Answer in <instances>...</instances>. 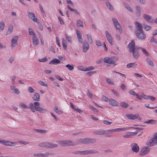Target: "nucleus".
I'll return each instance as SVG.
<instances>
[{"label":"nucleus","instance_id":"15","mask_svg":"<svg viewBox=\"0 0 157 157\" xmlns=\"http://www.w3.org/2000/svg\"><path fill=\"white\" fill-rule=\"evenodd\" d=\"M144 18L148 22L150 23H153L154 22V19L151 17L147 14L144 15Z\"/></svg>","mask_w":157,"mask_h":157},{"label":"nucleus","instance_id":"36","mask_svg":"<svg viewBox=\"0 0 157 157\" xmlns=\"http://www.w3.org/2000/svg\"><path fill=\"white\" fill-rule=\"evenodd\" d=\"M77 68L82 71H87V67H84L83 66H78L77 67Z\"/></svg>","mask_w":157,"mask_h":157},{"label":"nucleus","instance_id":"64","mask_svg":"<svg viewBox=\"0 0 157 157\" xmlns=\"http://www.w3.org/2000/svg\"><path fill=\"white\" fill-rule=\"evenodd\" d=\"M94 68L93 66H90L89 67H87V71H92L94 70Z\"/></svg>","mask_w":157,"mask_h":157},{"label":"nucleus","instance_id":"35","mask_svg":"<svg viewBox=\"0 0 157 157\" xmlns=\"http://www.w3.org/2000/svg\"><path fill=\"white\" fill-rule=\"evenodd\" d=\"M53 109L54 111L58 114H60L63 113L62 111L59 109L57 106H54Z\"/></svg>","mask_w":157,"mask_h":157},{"label":"nucleus","instance_id":"16","mask_svg":"<svg viewBox=\"0 0 157 157\" xmlns=\"http://www.w3.org/2000/svg\"><path fill=\"white\" fill-rule=\"evenodd\" d=\"M131 147L132 150L135 152H137L139 150V147L138 145L136 143L131 144Z\"/></svg>","mask_w":157,"mask_h":157},{"label":"nucleus","instance_id":"59","mask_svg":"<svg viewBox=\"0 0 157 157\" xmlns=\"http://www.w3.org/2000/svg\"><path fill=\"white\" fill-rule=\"evenodd\" d=\"M155 121L152 120H149L146 122L147 123L151 124H154L155 123Z\"/></svg>","mask_w":157,"mask_h":157},{"label":"nucleus","instance_id":"24","mask_svg":"<svg viewBox=\"0 0 157 157\" xmlns=\"http://www.w3.org/2000/svg\"><path fill=\"white\" fill-rule=\"evenodd\" d=\"M109 103L113 106H118V102L113 99H111L109 100Z\"/></svg>","mask_w":157,"mask_h":157},{"label":"nucleus","instance_id":"38","mask_svg":"<svg viewBox=\"0 0 157 157\" xmlns=\"http://www.w3.org/2000/svg\"><path fill=\"white\" fill-rule=\"evenodd\" d=\"M65 39L69 43H71L72 40L71 37L69 35L66 34L65 35Z\"/></svg>","mask_w":157,"mask_h":157},{"label":"nucleus","instance_id":"50","mask_svg":"<svg viewBox=\"0 0 157 157\" xmlns=\"http://www.w3.org/2000/svg\"><path fill=\"white\" fill-rule=\"evenodd\" d=\"M140 49H141L143 53H144L145 55H146L147 56H149L148 53L147 52L146 50L145 49L143 48H140Z\"/></svg>","mask_w":157,"mask_h":157},{"label":"nucleus","instance_id":"49","mask_svg":"<svg viewBox=\"0 0 157 157\" xmlns=\"http://www.w3.org/2000/svg\"><path fill=\"white\" fill-rule=\"evenodd\" d=\"M144 29L147 31H148L150 30L151 28V27L146 24H144L143 25Z\"/></svg>","mask_w":157,"mask_h":157},{"label":"nucleus","instance_id":"63","mask_svg":"<svg viewBox=\"0 0 157 157\" xmlns=\"http://www.w3.org/2000/svg\"><path fill=\"white\" fill-rule=\"evenodd\" d=\"M101 98L103 100L105 101H107L108 100V98L104 95L102 96Z\"/></svg>","mask_w":157,"mask_h":157},{"label":"nucleus","instance_id":"14","mask_svg":"<svg viewBox=\"0 0 157 157\" xmlns=\"http://www.w3.org/2000/svg\"><path fill=\"white\" fill-rule=\"evenodd\" d=\"M75 154H80L82 155L87 154L90 153H94V151L92 150H87L84 151H76L74 152Z\"/></svg>","mask_w":157,"mask_h":157},{"label":"nucleus","instance_id":"25","mask_svg":"<svg viewBox=\"0 0 157 157\" xmlns=\"http://www.w3.org/2000/svg\"><path fill=\"white\" fill-rule=\"evenodd\" d=\"M93 133L94 134L97 135H103L106 134L105 130L96 131Z\"/></svg>","mask_w":157,"mask_h":157},{"label":"nucleus","instance_id":"19","mask_svg":"<svg viewBox=\"0 0 157 157\" xmlns=\"http://www.w3.org/2000/svg\"><path fill=\"white\" fill-rule=\"evenodd\" d=\"M76 33L78 41L81 44H82L83 40L81 33L78 30H76Z\"/></svg>","mask_w":157,"mask_h":157},{"label":"nucleus","instance_id":"26","mask_svg":"<svg viewBox=\"0 0 157 157\" xmlns=\"http://www.w3.org/2000/svg\"><path fill=\"white\" fill-rule=\"evenodd\" d=\"M60 61L58 59L55 58L52 59L49 63L51 64H56L59 63Z\"/></svg>","mask_w":157,"mask_h":157},{"label":"nucleus","instance_id":"41","mask_svg":"<svg viewBox=\"0 0 157 157\" xmlns=\"http://www.w3.org/2000/svg\"><path fill=\"white\" fill-rule=\"evenodd\" d=\"M120 106L122 108H125L128 106V105L124 102H123L120 103Z\"/></svg>","mask_w":157,"mask_h":157},{"label":"nucleus","instance_id":"4","mask_svg":"<svg viewBox=\"0 0 157 157\" xmlns=\"http://www.w3.org/2000/svg\"><path fill=\"white\" fill-rule=\"evenodd\" d=\"M157 144V135L155 134L153 137L148 141V145L152 146Z\"/></svg>","mask_w":157,"mask_h":157},{"label":"nucleus","instance_id":"44","mask_svg":"<svg viewBox=\"0 0 157 157\" xmlns=\"http://www.w3.org/2000/svg\"><path fill=\"white\" fill-rule=\"evenodd\" d=\"M5 27V23L3 21H0V31L3 30Z\"/></svg>","mask_w":157,"mask_h":157},{"label":"nucleus","instance_id":"52","mask_svg":"<svg viewBox=\"0 0 157 157\" xmlns=\"http://www.w3.org/2000/svg\"><path fill=\"white\" fill-rule=\"evenodd\" d=\"M106 81L109 84L113 85L114 84L113 82L109 78H107L106 79Z\"/></svg>","mask_w":157,"mask_h":157},{"label":"nucleus","instance_id":"54","mask_svg":"<svg viewBox=\"0 0 157 157\" xmlns=\"http://www.w3.org/2000/svg\"><path fill=\"white\" fill-rule=\"evenodd\" d=\"M86 94L87 96L89 97L90 98H92L93 94L90 92L89 90H88Z\"/></svg>","mask_w":157,"mask_h":157},{"label":"nucleus","instance_id":"29","mask_svg":"<svg viewBox=\"0 0 157 157\" xmlns=\"http://www.w3.org/2000/svg\"><path fill=\"white\" fill-rule=\"evenodd\" d=\"M133 128L135 129H137L138 128L133 127H125L122 128H117V132L125 131L129 129L130 128Z\"/></svg>","mask_w":157,"mask_h":157},{"label":"nucleus","instance_id":"53","mask_svg":"<svg viewBox=\"0 0 157 157\" xmlns=\"http://www.w3.org/2000/svg\"><path fill=\"white\" fill-rule=\"evenodd\" d=\"M38 82L42 86H47V84L46 83L42 81H39Z\"/></svg>","mask_w":157,"mask_h":157},{"label":"nucleus","instance_id":"48","mask_svg":"<svg viewBox=\"0 0 157 157\" xmlns=\"http://www.w3.org/2000/svg\"><path fill=\"white\" fill-rule=\"evenodd\" d=\"M38 60L40 62H45L47 61L48 59L46 57H45L41 59H39Z\"/></svg>","mask_w":157,"mask_h":157},{"label":"nucleus","instance_id":"33","mask_svg":"<svg viewBox=\"0 0 157 157\" xmlns=\"http://www.w3.org/2000/svg\"><path fill=\"white\" fill-rule=\"evenodd\" d=\"M133 133L135 135L136 134L137 132H128L127 133H126L125 135H124L123 136V137L124 138H129L130 136L132 135V133Z\"/></svg>","mask_w":157,"mask_h":157},{"label":"nucleus","instance_id":"12","mask_svg":"<svg viewBox=\"0 0 157 157\" xmlns=\"http://www.w3.org/2000/svg\"><path fill=\"white\" fill-rule=\"evenodd\" d=\"M136 28L135 33L143 31L142 29V25L138 22H135L134 23Z\"/></svg>","mask_w":157,"mask_h":157},{"label":"nucleus","instance_id":"55","mask_svg":"<svg viewBox=\"0 0 157 157\" xmlns=\"http://www.w3.org/2000/svg\"><path fill=\"white\" fill-rule=\"evenodd\" d=\"M16 76H12L10 77V78L11 79L12 84L14 85L15 83Z\"/></svg>","mask_w":157,"mask_h":157},{"label":"nucleus","instance_id":"43","mask_svg":"<svg viewBox=\"0 0 157 157\" xmlns=\"http://www.w3.org/2000/svg\"><path fill=\"white\" fill-rule=\"evenodd\" d=\"M62 45L64 49H66L67 48V43L66 41L64 38L62 40Z\"/></svg>","mask_w":157,"mask_h":157},{"label":"nucleus","instance_id":"11","mask_svg":"<svg viewBox=\"0 0 157 157\" xmlns=\"http://www.w3.org/2000/svg\"><path fill=\"white\" fill-rule=\"evenodd\" d=\"M0 144H3L5 145L11 146L12 145L13 146L15 145V143L11 142L10 141L2 140L0 139Z\"/></svg>","mask_w":157,"mask_h":157},{"label":"nucleus","instance_id":"46","mask_svg":"<svg viewBox=\"0 0 157 157\" xmlns=\"http://www.w3.org/2000/svg\"><path fill=\"white\" fill-rule=\"evenodd\" d=\"M77 25L78 26L83 27V22L80 20H78L77 21Z\"/></svg>","mask_w":157,"mask_h":157},{"label":"nucleus","instance_id":"34","mask_svg":"<svg viewBox=\"0 0 157 157\" xmlns=\"http://www.w3.org/2000/svg\"><path fill=\"white\" fill-rule=\"evenodd\" d=\"M13 26L12 25H10L9 26L8 30L6 34L8 35L10 34L13 31Z\"/></svg>","mask_w":157,"mask_h":157},{"label":"nucleus","instance_id":"28","mask_svg":"<svg viewBox=\"0 0 157 157\" xmlns=\"http://www.w3.org/2000/svg\"><path fill=\"white\" fill-rule=\"evenodd\" d=\"M48 142H42L39 144L38 146L40 147L48 148Z\"/></svg>","mask_w":157,"mask_h":157},{"label":"nucleus","instance_id":"39","mask_svg":"<svg viewBox=\"0 0 157 157\" xmlns=\"http://www.w3.org/2000/svg\"><path fill=\"white\" fill-rule=\"evenodd\" d=\"M86 36L90 44H92L93 42V41L91 35L89 34H86Z\"/></svg>","mask_w":157,"mask_h":157},{"label":"nucleus","instance_id":"51","mask_svg":"<svg viewBox=\"0 0 157 157\" xmlns=\"http://www.w3.org/2000/svg\"><path fill=\"white\" fill-rule=\"evenodd\" d=\"M66 67L70 71L73 70L74 68L71 65L69 64L66 65Z\"/></svg>","mask_w":157,"mask_h":157},{"label":"nucleus","instance_id":"13","mask_svg":"<svg viewBox=\"0 0 157 157\" xmlns=\"http://www.w3.org/2000/svg\"><path fill=\"white\" fill-rule=\"evenodd\" d=\"M18 37L17 36H13L11 40V46L13 48L15 46L17 45V40H18Z\"/></svg>","mask_w":157,"mask_h":157},{"label":"nucleus","instance_id":"37","mask_svg":"<svg viewBox=\"0 0 157 157\" xmlns=\"http://www.w3.org/2000/svg\"><path fill=\"white\" fill-rule=\"evenodd\" d=\"M58 147V145L57 144H54L48 142V148H54L55 147Z\"/></svg>","mask_w":157,"mask_h":157},{"label":"nucleus","instance_id":"10","mask_svg":"<svg viewBox=\"0 0 157 157\" xmlns=\"http://www.w3.org/2000/svg\"><path fill=\"white\" fill-rule=\"evenodd\" d=\"M112 21L116 29L119 30H121V26L117 19L113 17L112 18Z\"/></svg>","mask_w":157,"mask_h":157},{"label":"nucleus","instance_id":"61","mask_svg":"<svg viewBox=\"0 0 157 157\" xmlns=\"http://www.w3.org/2000/svg\"><path fill=\"white\" fill-rule=\"evenodd\" d=\"M56 39L57 44L59 47H60V45L59 43V38L58 37H56Z\"/></svg>","mask_w":157,"mask_h":157},{"label":"nucleus","instance_id":"22","mask_svg":"<svg viewBox=\"0 0 157 157\" xmlns=\"http://www.w3.org/2000/svg\"><path fill=\"white\" fill-rule=\"evenodd\" d=\"M83 51L85 52L89 49V44L88 43H83L82 45Z\"/></svg>","mask_w":157,"mask_h":157},{"label":"nucleus","instance_id":"17","mask_svg":"<svg viewBox=\"0 0 157 157\" xmlns=\"http://www.w3.org/2000/svg\"><path fill=\"white\" fill-rule=\"evenodd\" d=\"M29 16L34 22H37L38 19L37 17L35 16L34 13L29 12L28 13Z\"/></svg>","mask_w":157,"mask_h":157},{"label":"nucleus","instance_id":"30","mask_svg":"<svg viewBox=\"0 0 157 157\" xmlns=\"http://www.w3.org/2000/svg\"><path fill=\"white\" fill-rule=\"evenodd\" d=\"M146 61L147 62L148 64L151 67H153L154 66V63L153 61L150 58L147 57L146 59Z\"/></svg>","mask_w":157,"mask_h":157},{"label":"nucleus","instance_id":"45","mask_svg":"<svg viewBox=\"0 0 157 157\" xmlns=\"http://www.w3.org/2000/svg\"><path fill=\"white\" fill-rule=\"evenodd\" d=\"M56 142L59 144L61 146L65 147V140L59 141Z\"/></svg>","mask_w":157,"mask_h":157},{"label":"nucleus","instance_id":"57","mask_svg":"<svg viewBox=\"0 0 157 157\" xmlns=\"http://www.w3.org/2000/svg\"><path fill=\"white\" fill-rule=\"evenodd\" d=\"M112 92L117 96L119 97V93L116 90H111Z\"/></svg>","mask_w":157,"mask_h":157},{"label":"nucleus","instance_id":"2","mask_svg":"<svg viewBox=\"0 0 157 157\" xmlns=\"http://www.w3.org/2000/svg\"><path fill=\"white\" fill-rule=\"evenodd\" d=\"M129 51L130 52H132L133 57L136 59H138L140 56V54L138 50L140 48V47L135 46V41L132 40L129 44L128 46Z\"/></svg>","mask_w":157,"mask_h":157},{"label":"nucleus","instance_id":"8","mask_svg":"<svg viewBox=\"0 0 157 157\" xmlns=\"http://www.w3.org/2000/svg\"><path fill=\"white\" fill-rule=\"evenodd\" d=\"M150 151V147H144L142 148L140 150V154L141 156H143L147 154Z\"/></svg>","mask_w":157,"mask_h":157},{"label":"nucleus","instance_id":"47","mask_svg":"<svg viewBox=\"0 0 157 157\" xmlns=\"http://www.w3.org/2000/svg\"><path fill=\"white\" fill-rule=\"evenodd\" d=\"M29 33L30 35H33V36H36L35 33L33 31L32 29L29 28Z\"/></svg>","mask_w":157,"mask_h":157},{"label":"nucleus","instance_id":"31","mask_svg":"<svg viewBox=\"0 0 157 157\" xmlns=\"http://www.w3.org/2000/svg\"><path fill=\"white\" fill-rule=\"evenodd\" d=\"M137 66L136 63H130L127 65V67L128 68H135Z\"/></svg>","mask_w":157,"mask_h":157},{"label":"nucleus","instance_id":"32","mask_svg":"<svg viewBox=\"0 0 157 157\" xmlns=\"http://www.w3.org/2000/svg\"><path fill=\"white\" fill-rule=\"evenodd\" d=\"M117 132V128L113 129H108L105 130L106 134H110L112 133L113 132Z\"/></svg>","mask_w":157,"mask_h":157},{"label":"nucleus","instance_id":"5","mask_svg":"<svg viewBox=\"0 0 157 157\" xmlns=\"http://www.w3.org/2000/svg\"><path fill=\"white\" fill-rule=\"evenodd\" d=\"M105 34L106 39L109 42L111 45H113L114 43L113 37L107 31H105Z\"/></svg>","mask_w":157,"mask_h":157},{"label":"nucleus","instance_id":"27","mask_svg":"<svg viewBox=\"0 0 157 157\" xmlns=\"http://www.w3.org/2000/svg\"><path fill=\"white\" fill-rule=\"evenodd\" d=\"M33 43L34 46L36 45L39 43V40L36 36H33Z\"/></svg>","mask_w":157,"mask_h":157},{"label":"nucleus","instance_id":"40","mask_svg":"<svg viewBox=\"0 0 157 157\" xmlns=\"http://www.w3.org/2000/svg\"><path fill=\"white\" fill-rule=\"evenodd\" d=\"M106 5L108 8L110 10H111L113 9V7L112 5L110 4V3L107 0L106 2Z\"/></svg>","mask_w":157,"mask_h":157},{"label":"nucleus","instance_id":"1","mask_svg":"<svg viewBox=\"0 0 157 157\" xmlns=\"http://www.w3.org/2000/svg\"><path fill=\"white\" fill-rule=\"evenodd\" d=\"M19 105L24 109L29 108L33 112L36 111L43 113L47 111V110L46 109L40 107V103L38 102H35L33 103L30 102L29 103V106L22 102H20L19 103Z\"/></svg>","mask_w":157,"mask_h":157},{"label":"nucleus","instance_id":"42","mask_svg":"<svg viewBox=\"0 0 157 157\" xmlns=\"http://www.w3.org/2000/svg\"><path fill=\"white\" fill-rule=\"evenodd\" d=\"M35 131L38 133H46L47 132V130L42 129H36Z\"/></svg>","mask_w":157,"mask_h":157},{"label":"nucleus","instance_id":"56","mask_svg":"<svg viewBox=\"0 0 157 157\" xmlns=\"http://www.w3.org/2000/svg\"><path fill=\"white\" fill-rule=\"evenodd\" d=\"M128 93L131 95H132L133 96H136V95L138 94H136L134 91L132 90H130Z\"/></svg>","mask_w":157,"mask_h":157},{"label":"nucleus","instance_id":"60","mask_svg":"<svg viewBox=\"0 0 157 157\" xmlns=\"http://www.w3.org/2000/svg\"><path fill=\"white\" fill-rule=\"evenodd\" d=\"M28 90L29 92L31 93H33L34 91V89H33V88H32L31 87H29L28 88Z\"/></svg>","mask_w":157,"mask_h":157},{"label":"nucleus","instance_id":"58","mask_svg":"<svg viewBox=\"0 0 157 157\" xmlns=\"http://www.w3.org/2000/svg\"><path fill=\"white\" fill-rule=\"evenodd\" d=\"M18 143L20 144H24L25 145L28 144H29V143L28 142L24 141H19L18 142Z\"/></svg>","mask_w":157,"mask_h":157},{"label":"nucleus","instance_id":"20","mask_svg":"<svg viewBox=\"0 0 157 157\" xmlns=\"http://www.w3.org/2000/svg\"><path fill=\"white\" fill-rule=\"evenodd\" d=\"M32 98L34 101H37L36 102L40 100V95L38 93L35 92L32 97Z\"/></svg>","mask_w":157,"mask_h":157},{"label":"nucleus","instance_id":"23","mask_svg":"<svg viewBox=\"0 0 157 157\" xmlns=\"http://www.w3.org/2000/svg\"><path fill=\"white\" fill-rule=\"evenodd\" d=\"M10 89L16 94H18L20 93V91L19 90L14 86H10Z\"/></svg>","mask_w":157,"mask_h":157},{"label":"nucleus","instance_id":"21","mask_svg":"<svg viewBox=\"0 0 157 157\" xmlns=\"http://www.w3.org/2000/svg\"><path fill=\"white\" fill-rule=\"evenodd\" d=\"M65 147L71 146H75L76 144L71 140H65Z\"/></svg>","mask_w":157,"mask_h":157},{"label":"nucleus","instance_id":"7","mask_svg":"<svg viewBox=\"0 0 157 157\" xmlns=\"http://www.w3.org/2000/svg\"><path fill=\"white\" fill-rule=\"evenodd\" d=\"M125 116L127 117L130 119L135 120L136 119H138L139 120H141V119L139 117L138 114H126Z\"/></svg>","mask_w":157,"mask_h":157},{"label":"nucleus","instance_id":"62","mask_svg":"<svg viewBox=\"0 0 157 157\" xmlns=\"http://www.w3.org/2000/svg\"><path fill=\"white\" fill-rule=\"evenodd\" d=\"M95 44L98 46H101V43L99 40H96Z\"/></svg>","mask_w":157,"mask_h":157},{"label":"nucleus","instance_id":"9","mask_svg":"<svg viewBox=\"0 0 157 157\" xmlns=\"http://www.w3.org/2000/svg\"><path fill=\"white\" fill-rule=\"evenodd\" d=\"M136 35L138 38L139 40H144L146 38L145 34L144 33V31H140V32L135 33Z\"/></svg>","mask_w":157,"mask_h":157},{"label":"nucleus","instance_id":"18","mask_svg":"<svg viewBox=\"0 0 157 157\" xmlns=\"http://www.w3.org/2000/svg\"><path fill=\"white\" fill-rule=\"evenodd\" d=\"M50 155L49 153L48 152L45 153H36L33 154L34 156L40 157H46Z\"/></svg>","mask_w":157,"mask_h":157},{"label":"nucleus","instance_id":"3","mask_svg":"<svg viewBox=\"0 0 157 157\" xmlns=\"http://www.w3.org/2000/svg\"><path fill=\"white\" fill-rule=\"evenodd\" d=\"M96 140L94 139L85 138L84 139H80L78 140L76 142H75L76 145L79 144H85L86 143H95Z\"/></svg>","mask_w":157,"mask_h":157},{"label":"nucleus","instance_id":"6","mask_svg":"<svg viewBox=\"0 0 157 157\" xmlns=\"http://www.w3.org/2000/svg\"><path fill=\"white\" fill-rule=\"evenodd\" d=\"M103 61L105 63L109 64H113L116 62L113 56L105 57Z\"/></svg>","mask_w":157,"mask_h":157}]
</instances>
